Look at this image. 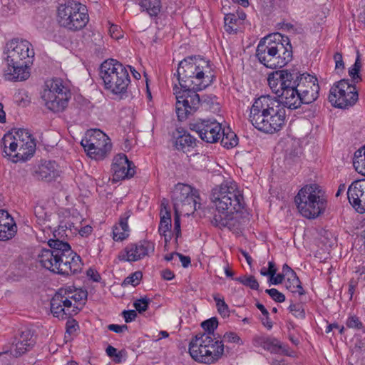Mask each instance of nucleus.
<instances>
[{"label":"nucleus","mask_w":365,"mask_h":365,"mask_svg":"<svg viewBox=\"0 0 365 365\" xmlns=\"http://www.w3.org/2000/svg\"><path fill=\"white\" fill-rule=\"evenodd\" d=\"M123 314L127 323L132 322L137 317V313L135 310L124 311Z\"/></svg>","instance_id":"obj_52"},{"label":"nucleus","mask_w":365,"mask_h":365,"mask_svg":"<svg viewBox=\"0 0 365 365\" xmlns=\"http://www.w3.org/2000/svg\"><path fill=\"white\" fill-rule=\"evenodd\" d=\"M78 327V324L75 320H68L66 322V331L71 334L76 331Z\"/></svg>","instance_id":"obj_53"},{"label":"nucleus","mask_w":365,"mask_h":365,"mask_svg":"<svg viewBox=\"0 0 365 365\" xmlns=\"http://www.w3.org/2000/svg\"><path fill=\"white\" fill-rule=\"evenodd\" d=\"M172 201L175 210L174 230L175 240L181 236V215H190L196 210L197 191L191 186L178 183L172 191Z\"/></svg>","instance_id":"obj_10"},{"label":"nucleus","mask_w":365,"mask_h":365,"mask_svg":"<svg viewBox=\"0 0 365 365\" xmlns=\"http://www.w3.org/2000/svg\"><path fill=\"white\" fill-rule=\"evenodd\" d=\"M117 352H118L117 349L112 346H108L106 349V354H108V356H110L113 359Z\"/></svg>","instance_id":"obj_63"},{"label":"nucleus","mask_w":365,"mask_h":365,"mask_svg":"<svg viewBox=\"0 0 365 365\" xmlns=\"http://www.w3.org/2000/svg\"><path fill=\"white\" fill-rule=\"evenodd\" d=\"M87 274L90 277L94 282H98L100 279V275L96 272L93 269H88L87 271Z\"/></svg>","instance_id":"obj_60"},{"label":"nucleus","mask_w":365,"mask_h":365,"mask_svg":"<svg viewBox=\"0 0 365 365\" xmlns=\"http://www.w3.org/2000/svg\"><path fill=\"white\" fill-rule=\"evenodd\" d=\"M176 257L180 259V261L184 267H187L190 264V258L189 257L184 256L180 253H176Z\"/></svg>","instance_id":"obj_57"},{"label":"nucleus","mask_w":365,"mask_h":365,"mask_svg":"<svg viewBox=\"0 0 365 365\" xmlns=\"http://www.w3.org/2000/svg\"><path fill=\"white\" fill-rule=\"evenodd\" d=\"M201 325L204 330L207 331L205 334L213 336V331L217 327L218 322L216 318H211L203 322Z\"/></svg>","instance_id":"obj_42"},{"label":"nucleus","mask_w":365,"mask_h":365,"mask_svg":"<svg viewBox=\"0 0 365 365\" xmlns=\"http://www.w3.org/2000/svg\"><path fill=\"white\" fill-rule=\"evenodd\" d=\"M100 76L105 89L116 95L126 93L130 82L128 69L119 61L112 58L101 64Z\"/></svg>","instance_id":"obj_11"},{"label":"nucleus","mask_w":365,"mask_h":365,"mask_svg":"<svg viewBox=\"0 0 365 365\" xmlns=\"http://www.w3.org/2000/svg\"><path fill=\"white\" fill-rule=\"evenodd\" d=\"M16 143V153H15L13 162L26 161L34 153L36 144L29 133L24 129L15 130Z\"/></svg>","instance_id":"obj_20"},{"label":"nucleus","mask_w":365,"mask_h":365,"mask_svg":"<svg viewBox=\"0 0 365 365\" xmlns=\"http://www.w3.org/2000/svg\"><path fill=\"white\" fill-rule=\"evenodd\" d=\"M298 212L304 217L314 219L323 213L327 207L324 192L317 184L302 187L294 197Z\"/></svg>","instance_id":"obj_9"},{"label":"nucleus","mask_w":365,"mask_h":365,"mask_svg":"<svg viewBox=\"0 0 365 365\" xmlns=\"http://www.w3.org/2000/svg\"><path fill=\"white\" fill-rule=\"evenodd\" d=\"M268 266H269V267H268L269 276L275 275L276 272H277L275 264L273 262H269Z\"/></svg>","instance_id":"obj_62"},{"label":"nucleus","mask_w":365,"mask_h":365,"mask_svg":"<svg viewBox=\"0 0 365 365\" xmlns=\"http://www.w3.org/2000/svg\"><path fill=\"white\" fill-rule=\"evenodd\" d=\"M109 34L114 39H119L123 36V31L118 25L112 24L109 28Z\"/></svg>","instance_id":"obj_50"},{"label":"nucleus","mask_w":365,"mask_h":365,"mask_svg":"<svg viewBox=\"0 0 365 365\" xmlns=\"http://www.w3.org/2000/svg\"><path fill=\"white\" fill-rule=\"evenodd\" d=\"M285 278L296 274L287 264H284L282 267V273Z\"/></svg>","instance_id":"obj_58"},{"label":"nucleus","mask_w":365,"mask_h":365,"mask_svg":"<svg viewBox=\"0 0 365 365\" xmlns=\"http://www.w3.org/2000/svg\"><path fill=\"white\" fill-rule=\"evenodd\" d=\"M190 130L196 132L204 141L217 142L222 136V126L215 120L199 119L190 124Z\"/></svg>","instance_id":"obj_17"},{"label":"nucleus","mask_w":365,"mask_h":365,"mask_svg":"<svg viewBox=\"0 0 365 365\" xmlns=\"http://www.w3.org/2000/svg\"><path fill=\"white\" fill-rule=\"evenodd\" d=\"M87 294L80 289L61 288L51 300V311L55 317L66 319L76 314L82 308Z\"/></svg>","instance_id":"obj_8"},{"label":"nucleus","mask_w":365,"mask_h":365,"mask_svg":"<svg viewBox=\"0 0 365 365\" xmlns=\"http://www.w3.org/2000/svg\"><path fill=\"white\" fill-rule=\"evenodd\" d=\"M50 249H43L38 256L39 263L46 269L61 274H75L81 269L80 257L71 246L58 240H49Z\"/></svg>","instance_id":"obj_4"},{"label":"nucleus","mask_w":365,"mask_h":365,"mask_svg":"<svg viewBox=\"0 0 365 365\" xmlns=\"http://www.w3.org/2000/svg\"><path fill=\"white\" fill-rule=\"evenodd\" d=\"M92 232V227L91 226H85L79 230L81 235H87Z\"/></svg>","instance_id":"obj_64"},{"label":"nucleus","mask_w":365,"mask_h":365,"mask_svg":"<svg viewBox=\"0 0 365 365\" xmlns=\"http://www.w3.org/2000/svg\"><path fill=\"white\" fill-rule=\"evenodd\" d=\"M294 82L303 103L309 104L318 98L319 86L317 78L303 73L298 76Z\"/></svg>","instance_id":"obj_19"},{"label":"nucleus","mask_w":365,"mask_h":365,"mask_svg":"<svg viewBox=\"0 0 365 365\" xmlns=\"http://www.w3.org/2000/svg\"><path fill=\"white\" fill-rule=\"evenodd\" d=\"M360 68H361V61H360L359 56H358L354 64L349 70V76L354 80L360 79V77L359 76Z\"/></svg>","instance_id":"obj_45"},{"label":"nucleus","mask_w":365,"mask_h":365,"mask_svg":"<svg viewBox=\"0 0 365 365\" xmlns=\"http://www.w3.org/2000/svg\"><path fill=\"white\" fill-rule=\"evenodd\" d=\"M353 165L357 173L365 176V145L355 152Z\"/></svg>","instance_id":"obj_35"},{"label":"nucleus","mask_w":365,"mask_h":365,"mask_svg":"<svg viewBox=\"0 0 365 365\" xmlns=\"http://www.w3.org/2000/svg\"><path fill=\"white\" fill-rule=\"evenodd\" d=\"M266 292L277 302H283L285 300L284 295L276 289H267Z\"/></svg>","instance_id":"obj_49"},{"label":"nucleus","mask_w":365,"mask_h":365,"mask_svg":"<svg viewBox=\"0 0 365 365\" xmlns=\"http://www.w3.org/2000/svg\"><path fill=\"white\" fill-rule=\"evenodd\" d=\"M34 55L31 43L26 40L14 38L7 42L4 49V59L6 63L4 71L5 80L17 82L28 79L29 65Z\"/></svg>","instance_id":"obj_2"},{"label":"nucleus","mask_w":365,"mask_h":365,"mask_svg":"<svg viewBox=\"0 0 365 365\" xmlns=\"http://www.w3.org/2000/svg\"><path fill=\"white\" fill-rule=\"evenodd\" d=\"M212 201L217 210L212 222L219 227L232 229L236 216L244 207L243 196L234 181H227L212 190Z\"/></svg>","instance_id":"obj_1"},{"label":"nucleus","mask_w":365,"mask_h":365,"mask_svg":"<svg viewBox=\"0 0 365 365\" xmlns=\"http://www.w3.org/2000/svg\"><path fill=\"white\" fill-rule=\"evenodd\" d=\"M1 148L6 156L11 158L13 161L15 153H16V143L15 139V131L6 133L1 139Z\"/></svg>","instance_id":"obj_30"},{"label":"nucleus","mask_w":365,"mask_h":365,"mask_svg":"<svg viewBox=\"0 0 365 365\" xmlns=\"http://www.w3.org/2000/svg\"><path fill=\"white\" fill-rule=\"evenodd\" d=\"M17 227L14 219L5 210H0V240L11 239L16 234Z\"/></svg>","instance_id":"obj_26"},{"label":"nucleus","mask_w":365,"mask_h":365,"mask_svg":"<svg viewBox=\"0 0 365 365\" xmlns=\"http://www.w3.org/2000/svg\"><path fill=\"white\" fill-rule=\"evenodd\" d=\"M165 209L166 208L165 207ZM171 216L170 212L165 210L163 213V211L161 210L158 232L161 236L164 237L166 244L171 239Z\"/></svg>","instance_id":"obj_32"},{"label":"nucleus","mask_w":365,"mask_h":365,"mask_svg":"<svg viewBox=\"0 0 365 365\" xmlns=\"http://www.w3.org/2000/svg\"><path fill=\"white\" fill-rule=\"evenodd\" d=\"M347 197L349 202L360 213H365V179L354 181L348 187Z\"/></svg>","instance_id":"obj_21"},{"label":"nucleus","mask_w":365,"mask_h":365,"mask_svg":"<svg viewBox=\"0 0 365 365\" xmlns=\"http://www.w3.org/2000/svg\"><path fill=\"white\" fill-rule=\"evenodd\" d=\"M131 214V210H128L120 217L118 225H115L113 230V237L114 240L122 241L128 237L130 230L128 225V220Z\"/></svg>","instance_id":"obj_28"},{"label":"nucleus","mask_w":365,"mask_h":365,"mask_svg":"<svg viewBox=\"0 0 365 365\" xmlns=\"http://www.w3.org/2000/svg\"><path fill=\"white\" fill-rule=\"evenodd\" d=\"M270 89L280 98L283 107L297 109L303 101L297 91L292 74L287 70H278L269 74L267 78Z\"/></svg>","instance_id":"obj_7"},{"label":"nucleus","mask_w":365,"mask_h":365,"mask_svg":"<svg viewBox=\"0 0 365 365\" xmlns=\"http://www.w3.org/2000/svg\"><path fill=\"white\" fill-rule=\"evenodd\" d=\"M270 277V282L272 284H279L282 283L283 280L285 279V277L282 274L271 275Z\"/></svg>","instance_id":"obj_56"},{"label":"nucleus","mask_w":365,"mask_h":365,"mask_svg":"<svg viewBox=\"0 0 365 365\" xmlns=\"http://www.w3.org/2000/svg\"><path fill=\"white\" fill-rule=\"evenodd\" d=\"M177 77L182 88L202 91L210 86L215 78L213 65L200 56L182 60L177 69Z\"/></svg>","instance_id":"obj_5"},{"label":"nucleus","mask_w":365,"mask_h":365,"mask_svg":"<svg viewBox=\"0 0 365 365\" xmlns=\"http://www.w3.org/2000/svg\"><path fill=\"white\" fill-rule=\"evenodd\" d=\"M222 135L221 143L224 147L230 148L237 145L238 138L234 132L230 130H227V131L222 130Z\"/></svg>","instance_id":"obj_37"},{"label":"nucleus","mask_w":365,"mask_h":365,"mask_svg":"<svg viewBox=\"0 0 365 365\" xmlns=\"http://www.w3.org/2000/svg\"><path fill=\"white\" fill-rule=\"evenodd\" d=\"M223 339L226 342L234 343L236 344L241 345L243 344L242 340L240 337L235 332H226L223 336Z\"/></svg>","instance_id":"obj_46"},{"label":"nucleus","mask_w":365,"mask_h":365,"mask_svg":"<svg viewBox=\"0 0 365 365\" xmlns=\"http://www.w3.org/2000/svg\"><path fill=\"white\" fill-rule=\"evenodd\" d=\"M213 299L216 303V307L219 314L222 317H227L230 315V309L228 305L225 303L223 297L219 294H216L213 296Z\"/></svg>","instance_id":"obj_38"},{"label":"nucleus","mask_w":365,"mask_h":365,"mask_svg":"<svg viewBox=\"0 0 365 365\" xmlns=\"http://www.w3.org/2000/svg\"><path fill=\"white\" fill-rule=\"evenodd\" d=\"M111 170L113 180L115 181L131 178L135 174L133 163L124 154H118L114 157Z\"/></svg>","instance_id":"obj_22"},{"label":"nucleus","mask_w":365,"mask_h":365,"mask_svg":"<svg viewBox=\"0 0 365 365\" xmlns=\"http://www.w3.org/2000/svg\"><path fill=\"white\" fill-rule=\"evenodd\" d=\"M71 93L60 78L47 80L41 92L45 106L53 112L63 111L67 106Z\"/></svg>","instance_id":"obj_13"},{"label":"nucleus","mask_w":365,"mask_h":365,"mask_svg":"<svg viewBox=\"0 0 365 365\" xmlns=\"http://www.w3.org/2000/svg\"><path fill=\"white\" fill-rule=\"evenodd\" d=\"M346 327L351 329H362L364 328L363 324L359 319L356 316H351L347 319Z\"/></svg>","instance_id":"obj_47"},{"label":"nucleus","mask_w":365,"mask_h":365,"mask_svg":"<svg viewBox=\"0 0 365 365\" xmlns=\"http://www.w3.org/2000/svg\"><path fill=\"white\" fill-rule=\"evenodd\" d=\"M262 324L268 329H271L272 328V322L269 318V315L264 316V318L262 319Z\"/></svg>","instance_id":"obj_59"},{"label":"nucleus","mask_w":365,"mask_h":365,"mask_svg":"<svg viewBox=\"0 0 365 365\" xmlns=\"http://www.w3.org/2000/svg\"><path fill=\"white\" fill-rule=\"evenodd\" d=\"M155 244L149 240H141L128 244L119 254L118 258L125 262H136L153 253Z\"/></svg>","instance_id":"obj_18"},{"label":"nucleus","mask_w":365,"mask_h":365,"mask_svg":"<svg viewBox=\"0 0 365 365\" xmlns=\"http://www.w3.org/2000/svg\"><path fill=\"white\" fill-rule=\"evenodd\" d=\"M163 277L166 280H170L174 277V274L169 269L163 270L162 272Z\"/></svg>","instance_id":"obj_61"},{"label":"nucleus","mask_w":365,"mask_h":365,"mask_svg":"<svg viewBox=\"0 0 365 365\" xmlns=\"http://www.w3.org/2000/svg\"><path fill=\"white\" fill-rule=\"evenodd\" d=\"M58 24L68 29L76 31L83 29L88 22L86 6L71 0L61 4L57 10Z\"/></svg>","instance_id":"obj_12"},{"label":"nucleus","mask_w":365,"mask_h":365,"mask_svg":"<svg viewBox=\"0 0 365 365\" xmlns=\"http://www.w3.org/2000/svg\"><path fill=\"white\" fill-rule=\"evenodd\" d=\"M208 344L205 356L202 363L210 364L217 361L224 354V344L222 341L216 339L214 336L209 334Z\"/></svg>","instance_id":"obj_25"},{"label":"nucleus","mask_w":365,"mask_h":365,"mask_svg":"<svg viewBox=\"0 0 365 365\" xmlns=\"http://www.w3.org/2000/svg\"><path fill=\"white\" fill-rule=\"evenodd\" d=\"M142 278V273L140 272H135L128 277H127L123 282V286L132 285L133 287L139 284Z\"/></svg>","instance_id":"obj_41"},{"label":"nucleus","mask_w":365,"mask_h":365,"mask_svg":"<svg viewBox=\"0 0 365 365\" xmlns=\"http://www.w3.org/2000/svg\"><path fill=\"white\" fill-rule=\"evenodd\" d=\"M51 210L43 205H37L34 207L36 222L39 225H44L45 228L51 227L50 225H47V223L51 221Z\"/></svg>","instance_id":"obj_33"},{"label":"nucleus","mask_w":365,"mask_h":365,"mask_svg":"<svg viewBox=\"0 0 365 365\" xmlns=\"http://www.w3.org/2000/svg\"><path fill=\"white\" fill-rule=\"evenodd\" d=\"M235 280L250 289H257L259 288V283L253 276H242L235 278Z\"/></svg>","instance_id":"obj_40"},{"label":"nucleus","mask_w":365,"mask_h":365,"mask_svg":"<svg viewBox=\"0 0 365 365\" xmlns=\"http://www.w3.org/2000/svg\"><path fill=\"white\" fill-rule=\"evenodd\" d=\"M209 334L196 335L190 342L189 353L191 357L196 361L202 363L205 356L207 346Z\"/></svg>","instance_id":"obj_23"},{"label":"nucleus","mask_w":365,"mask_h":365,"mask_svg":"<svg viewBox=\"0 0 365 365\" xmlns=\"http://www.w3.org/2000/svg\"><path fill=\"white\" fill-rule=\"evenodd\" d=\"M108 329L115 333H121L127 330L128 327L126 325H118V324H110Z\"/></svg>","instance_id":"obj_55"},{"label":"nucleus","mask_w":365,"mask_h":365,"mask_svg":"<svg viewBox=\"0 0 365 365\" xmlns=\"http://www.w3.org/2000/svg\"><path fill=\"white\" fill-rule=\"evenodd\" d=\"M127 354L125 350H121L116 353L113 360L115 363H121L126 360Z\"/></svg>","instance_id":"obj_51"},{"label":"nucleus","mask_w":365,"mask_h":365,"mask_svg":"<svg viewBox=\"0 0 365 365\" xmlns=\"http://www.w3.org/2000/svg\"><path fill=\"white\" fill-rule=\"evenodd\" d=\"M81 144L88 155L95 160L104 158L111 149L109 138L98 129L88 130Z\"/></svg>","instance_id":"obj_14"},{"label":"nucleus","mask_w":365,"mask_h":365,"mask_svg":"<svg viewBox=\"0 0 365 365\" xmlns=\"http://www.w3.org/2000/svg\"><path fill=\"white\" fill-rule=\"evenodd\" d=\"M176 149L185 151L187 148L193 147L195 145V138L183 129L178 128L173 133Z\"/></svg>","instance_id":"obj_29"},{"label":"nucleus","mask_w":365,"mask_h":365,"mask_svg":"<svg viewBox=\"0 0 365 365\" xmlns=\"http://www.w3.org/2000/svg\"><path fill=\"white\" fill-rule=\"evenodd\" d=\"M250 120L257 130L274 133L285 125L286 110L276 97L262 96L250 108Z\"/></svg>","instance_id":"obj_3"},{"label":"nucleus","mask_w":365,"mask_h":365,"mask_svg":"<svg viewBox=\"0 0 365 365\" xmlns=\"http://www.w3.org/2000/svg\"><path fill=\"white\" fill-rule=\"evenodd\" d=\"M256 56L267 68H280L292 59V46L287 36L279 33L273 34L259 41Z\"/></svg>","instance_id":"obj_6"},{"label":"nucleus","mask_w":365,"mask_h":365,"mask_svg":"<svg viewBox=\"0 0 365 365\" xmlns=\"http://www.w3.org/2000/svg\"><path fill=\"white\" fill-rule=\"evenodd\" d=\"M14 98L16 101L19 105H21L23 106H26V103L29 102L26 92L24 90H19L18 92H16L14 95Z\"/></svg>","instance_id":"obj_48"},{"label":"nucleus","mask_w":365,"mask_h":365,"mask_svg":"<svg viewBox=\"0 0 365 365\" xmlns=\"http://www.w3.org/2000/svg\"><path fill=\"white\" fill-rule=\"evenodd\" d=\"M35 176L41 180L51 181L60 173L58 165L53 161L42 162L34 170Z\"/></svg>","instance_id":"obj_27"},{"label":"nucleus","mask_w":365,"mask_h":365,"mask_svg":"<svg viewBox=\"0 0 365 365\" xmlns=\"http://www.w3.org/2000/svg\"><path fill=\"white\" fill-rule=\"evenodd\" d=\"M139 5L150 16H156L162 8L160 0H140Z\"/></svg>","instance_id":"obj_34"},{"label":"nucleus","mask_w":365,"mask_h":365,"mask_svg":"<svg viewBox=\"0 0 365 365\" xmlns=\"http://www.w3.org/2000/svg\"><path fill=\"white\" fill-rule=\"evenodd\" d=\"M329 101L332 106L339 108H347L358 101V93L355 86L346 80L334 83L329 91Z\"/></svg>","instance_id":"obj_15"},{"label":"nucleus","mask_w":365,"mask_h":365,"mask_svg":"<svg viewBox=\"0 0 365 365\" xmlns=\"http://www.w3.org/2000/svg\"><path fill=\"white\" fill-rule=\"evenodd\" d=\"M254 345L274 354L290 355L288 348L277 339L269 336H257L253 339Z\"/></svg>","instance_id":"obj_24"},{"label":"nucleus","mask_w":365,"mask_h":365,"mask_svg":"<svg viewBox=\"0 0 365 365\" xmlns=\"http://www.w3.org/2000/svg\"><path fill=\"white\" fill-rule=\"evenodd\" d=\"M225 31L230 34L235 32L237 30V23L238 19L235 14H228L225 16Z\"/></svg>","instance_id":"obj_39"},{"label":"nucleus","mask_w":365,"mask_h":365,"mask_svg":"<svg viewBox=\"0 0 365 365\" xmlns=\"http://www.w3.org/2000/svg\"><path fill=\"white\" fill-rule=\"evenodd\" d=\"M284 286L288 290L293 293H297L299 295L304 294L303 288L296 274L285 278Z\"/></svg>","instance_id":"obj_36"},{"label":"nucleus","mask_w":365,"mask_h":365,"mask_svg":"<svg viewBox=\"0 0 365 365\" xmlns=\"http://www.w3.org/2000/svg\"><path fill=\"white\" fill-rule=\"evenodd\" d=\"M150 302V299L149 298L142 297L139 299H136L133 302V307L138 312L141 313L147 310Z\"/></svg>","instance_id":"obj_43"},{"label":"nucleus","mask_w":365,"mask_h":365,"mask_svg":"<svg viewBox=\"0 0 365 365\" xmlns=\"http://www.w3.org/2000/svg\"><path fill=\"white\" fill-rule=\"evenodd\" d=\"M197 91L190 88H182L175 92V110L180 120L186 119L189 115L198 109L200 100Z\"/></svg>","instance_id":"obj_16"},{"label":"nucleus","mask_w":365,"mask_h":365,"mask_svg":"<svg viewBox=\"0 0 365 365\" xmlns=\"http://www.w3.org/2000/svg\"><path fill=\"white\" fill-rule=\"evenodd\" d=\"M289 309L297 318L303 319L305 317L304 309L300 304H292L289 306Z\"/></svg>","instance_id":"obj_44"},{"label":"nucleus","mask_w":365,"mask_h":365,"mask_svg":"<svg viewBox=\"0 0 365 365\" xmlns=\"http://www.w3.org/2000/svg\"><path fill=\"white\" fill-rule=\"evenodd\" d=\"M35 344V338L31 331L25 329L21 331L16 344V349L19 354H22L31 349Z\"/></svg>","instance_id":"obj_31"},{"label":"nucleus","mask_w":365,"mask_h":365,"mask_svg":"<svg viewBox=\"0 0 365 365\" xmlns=\"http://www.w3.org/2000/svg\"><path fill=\"white\" fill-rule=\"evenodd\" d=\"M334 59L335 61V67L336 68L342 69L344 67L342 55L340 53H336L334 56Z\"/></svg>","instance_id":"obj_54"}]
</instances>
